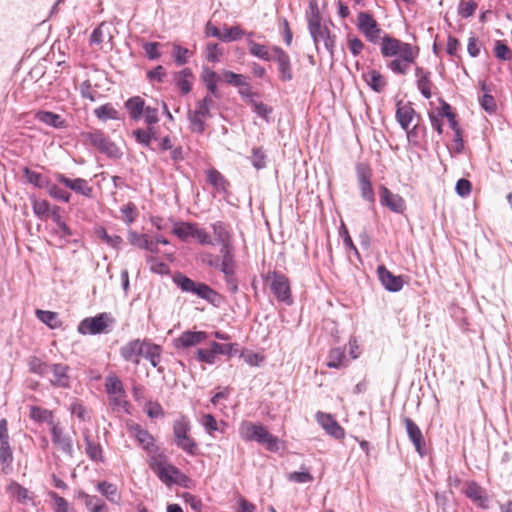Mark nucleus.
I'll list each match as a JSON object with an SVG mask.
<instances>
[{
  "instance_id": "1",
  "label": "nucleus",
  "mask_w": 512,
  "mask_h": 512,
  "mask_svg": "<svg viewBox=\"0 0 512 512\" xmlns=\"http://www.w3.org/2000/svg\"><path fill=\"white\" fill-rule=\"evenodd\" d=\"M240 435L245 441H256L265 445L269 451L275 452L279 449V440L270 434L261 424L244 421L240 426Z\"/></svg>"
},
{
  "instance_id": "2",
  "label": "nucleus",
  "mask_w": 512,
  "mask_h": 512,
  "mask_svg": "<svg viewBox=\"0 0 512 512\" xmlns=\"http://www.w3.org/2000/svg\"><path fill=\"white\" fill-rule=\"evenodd\" d=\"M80 136L85 144L91 145L110 158L118 159L122 156L120 148L100 129L81 132Z\"/></svg>"
},
{
  "instance_id": "3",
  "label": "nucleus",
  "mask_w": 512,
  "mask_h": 512,
  "mask_svg": "<svg viewBox=\"0 0 512 512\" xmlns=\"http://www.w3.org/2000/svg\"><path fill=\"white\" fill-rule=\"evenodd\" d=\"M174 283L183 292L195 294L210 303H214L218 297V293L207 284L196 282L181 273L174 276Z\"/></svg>"
},
{
  "instance_id": "4",
  "label": "nucleus",
  "mask_w": 512,
  "mask_h": 512,
  "mask_svg": "<svg viewBox=\"0 0 512 512\" xmlns=\"http://www.w3.org/2000/svg\"><path fill=\"white\" fill-rule=\"evenodd\" d=\"M190 422L185 416H181L173 423V434L176 445L189 455L198 454V445L189 435Z\"/></svg>"
},
{
  "instance_id": "5",
  "label": "nucleus",
  "mask_w": 512,
  "mask_h": 512,
  "mask_svg": "<svg viewBox=\"0 0 512 512\" xmlns=\"http://www.w3.org/2000/svg\"><path fill=\"white\" fill-rule=\"evenodd\" d=\"M114 318L110 313H100L95 317H88L83 319L78 325V332L83 335L101 334L106 331V328L114 323Z\"/></svg>"
},
{
  "instance_id": "6",
  "label": "nucleus",
  "mask_w": 512,
  "mask_h": 512,
  "mask_svg": "<svg viewBox=\"0 0 512 512\" xmlns=\"http://www.w3.org/2000/svg\"><path fill=\"white\" fill-rule=\"evenodd\" d=\"M358 30L371 43L376 44L381 38L382 29L374 17L368 12H360L357 15Z\"/></svg>"
},
{
  "instance_id": "7",
  "label": "nucleus",
  "mask_w": 512,
  "mask_h": 512,
  "mask_svg": "<svg viewBox=\"0 0 512 512\" xmlns=\"http://www.w3.org/2000/svg\"><path fill=\"white\" fill-rule=\"evenodd\" d=\"M150 468L158 476V478L167 486L177 482L178 476H183L180 470L172 464L152 458L149 462Z\"/></svg>"
},
{
  "instance_id": "8",
  "label": "nucleus",
  "mask_w": 512,
  "mask_h": 512,
  "mask_svg": "<svg viewBox=\"0 0 512 512\" xmlns=\"http://www.w3.org/2000/svg\"><path fill=\"white\" fill-rule=\"evenodd\" d=\"M419 50L417 47L409 43L402 42L401 40L384 35L381 38V54L383 57H395L412 51Z\"/></svg>"
},
{
  "instance_id": "9",
  "label": "nucleus",
  "mask_w": 512,
  "mask_h": 512,
  "mask_svg": "<svg viewBox=\"0 0 512 512\" xmlns=\"http://www.w3.org/2000/svg\"><path fill=\"white\" fill-rule=\"evenodd\" d=\"M356 175L362 198L369 203H374L375 195L371 184L372 170L370 166L364 162L357 163Z\"/></svg>"
},
{
  "instance_id": "10",
  "label": "nucleus",
  "mask_w": 512,
  "mask_h": 512,
  "mask_svg": "<svg viewBox=\"0 0 512 512\" xmlns=\"http://www.w3.org/2000/svg\"><path fill=\"white\" fill-rule=\"evenodd\" d=\"M52 443L58 450L63 452L69 457L74 456L73 438L70 434L66 433L63 428L58 424H52L50 428Z\"/></svg>"
},
{
  "instance_id": "11",
  "label": "nucleus",
  "mask_w": 512,
  "mask_h": 512,
  "mask_svg": "<svg viewBox=\"0 0 512 512\" xmlns=\"http://www.w3.org/2000/svg\"><path fill=\"white\" fill-rule=\"evenodd\" d=\"M271 291L278 301L291 305L292 295L290 289V282L287 277L282 274L274 273L270 285Z\"/></svg>"
},
{
  "instance_id": "12",
  "label": "nucleus",
  "mask_w": 512,
  "mask_h": 512,
  "mask_svg": "<svg viewBox=\"0 0 512 512\" xmlns=\"http://www.w3.org/2000/svg\"><path fill=\"white\" fill-rule=\"evenodd\" d=\"M70 367L63 363H53L49 369V382L52 386L60 388H70L71 378L69 375Z\"/></svg>"
},
{
  "instance_id": "13",
  "label": "nucleus",
  "mask_w": 512,
  "mask_h": 512,
  "mask_svg": "<svg viewBox=\"0 0 512 512\" xmlns=\"http://www.w3.org/2000/svg\"><path fill=\"white\" fill-rule=\"evenodd\" d=\"M309 33L314 41L315 47L318 50V44L322 40L326 50L331 56L334 54L336 36L331 34L329 28L325 25H319L309 30Z\"/></svg>"
},
{
  "instance_id": "14",
  "label": "nucleus",
  "mask_w": 512,
  "mask_h": 512,
  "mask_svg": "<svg viewBox=\"0 0 512 512\" xmlns=\"http://www.w3.org/2000/svg\"><path fill=\"white\" fill-rule=\"evenodd\" d=\"M272 51L278 64L280 79L284 82L291 81L293 79V72L289 55L279 46H273Z\"/></svg>"
},
{
  "instance_id": "15",
  "label": "nucleus",
  "mask_w": 512,
  "mask_h": 512,
  "mask_svg": "<svg viewBox=\"0 0 512 512\" xmlns=\"http://www.w3.org/2000/svg\"><path fill=\"white\" fill-rule=\"evenodd\" d=\"M55 178L59 183L78 194L88 198L92 195V187H90L88 181L83 178L70 179L62 173H56Z\"/></svg>"
},
{
  "instance_id": "16",
  "label": "nucleus",
  "mask_w": 512,
  "mask_h": 512,
  "mask_svg": "<svg viewBox=\"0 0 512 512\" xmlns=\"http://www.w3.org/2000/svg\"><path fill=\"white\" fill-rule=\"evenodd\" d=\"M380 202L395 213H403L406 209L404 199L400 195L392 193L385 186L380 187Z\"/></svg>"
},
{
  "instance_id": "17",
  "label": "nucleus",
  "mask_w": 512,
  "mask_h": 512,
  "mask_svg": "<svg viewBox=\"0 0 512 512\" xmlns=\"http://www.w3.org/2000/svg\"><path fill=\"white\" fill-rule=\"evenodd\" d=\"M128 432L138 441V443L148 452L155 450L154 437L137 423H127Z\"/></svg>"
},
{
  "instance_id": "18",
  "label": "nucleus",
  "mask_w": 512,
  "mask_h": 512,
  "mask_svg": "<svg viewBox=\"0 0 512 512\" xmlns=\"http://www.w3.org/2000/svg\"><path fill=\"white\" fill-rule=\"evenodd\" d=\"M207 339L204 331H184L179 337L173 340L176 349L194 347Z\"/></svg>"
},
{
  "instance_id": "19",
  "label": "nucleus",
  "mask_w": 512,
  "mask_h": 512,
  "mask_svg": "<svg viewBox=\"0 0 512 512\" xmlns=\"http://www.w3.org/2000/svg\"><path fill=\"white\" fill-rule=\"evenodd\" d=\"M464 493L471 501H473L480 508L487 509L489 507V497L485 489H483L475 481H468L466 483Z\"/></svg>"
},
{
  "instance_id": "20",
  "label": "nucleus",
  "mask_w": 512,
  "mask_h": 512,
  "mask_svg": "<svg viewBox=\"0 0 512 512\" xmlns=\"http://www.w3.org/2000/svg\"><path fill=\"white\" fill-rule=\"evenodd\" d=\"M145 345L146 341L140 339L132 340L121 347L120 355L125 361H130L138 365L140 363L139 357L142 356Z\"/></svg>"
},
{
  "instance_id": "21",
  "label": "nucleus",
  "mask_w": 512,
  "mask_h": 512,
  "mask_svg": "<svg viewBox=\"0 0 512 512\" xmlns=\"http://www.w3.org/2000/svg\"><path fill=\"white\" fill-rule=\"evenodd\" d=\"M378 278L382 285L391 292H398L403 287V279L401 276L392 274L384 265L377 268Z\"/></svg>"
},
{
  "instance_id": "22",
  "label": "nucleus",
  "mask_w": 512,
  "mask_h": 512,
  "mask_svg": "<svg viewBox=\"0 0 512 512\" xmlns=\"http://www.w3.org/2000/svg\"><path fill=\"white\" fill-rule=\"evenodd\" d=\"M418 51L419 50H416L398 56V58H395L392 61H390L387 67L395 74H407L410 64H413L418 56Z\"/></svg>"
},
{
  "instance_id": "23",
  "label": "nucleus",
  "mask_w": 512,
  "mask_h": 512,
  "mask_svg": "<svg viewBox=\"0 0 512 512\" xmlns=\"http://www.w3.org/2000/svg\"><path fill=\"white\" fill-rule=\"evenodd\" d=\"M416 116V111L411 103L398 101L396 104V119L403 130L409 132V128Z\"/></svg>"
},
{
  "instance_id": "24",
  "label": "nucleus",
  "mask_w": 512,
  "mask_h": 512,
  "mask_svg": "<svg viewBox=\"0 0 512 512\" xmlns=\"http://www.w3.org/2000/svg\"><path fill=\"white\" fill-rule=\"evenodd\" d=\"M406 428V432L408 434L409 439L415 446L416 451L422 455L423 449L425 447V440L422 434V431L418 427V425L409 417H405L403 420Z\"/></svg>"
},
{
  "instance_id": "25",
  "label": "nucleus",
  "mask_w": 512,
  "mask_h": 512,
  "mask_svg": "<svg viewBox=\"0 0 512 512\" xmlns=\"http://www.w3.org/2000/svg\"><path fill=\"white\" fill-rule=\"evenodd\" d=\"M7 492L11 497L17 500L22 505L28 506V505H35L34 502V495L32 492H30L27 488L20 485L18 482H11L7 488Z\"/></svg>"
},
{
  "instance_id": "26",
  "label": "nucleus",
  "mask_w": 512,
  "mask_h": 512,
  "mask_svg": "<svg viewBox=\"0 0 512 512\" xmlns=\"http://www.w3.org/2000/svg\"><path fill=\"white\" fill-rule=\"evenodd\" d=\"M318 422L326 430V432L336 439H343L345 436L344 429L337 423V421L330 415L325 413H318Z\"/></svg>"
},
{
  "instance_id": "27",
  "label": "nucleus",
  "mask_w": 512,
  "mask_h": 512,
  "mask_svg": "<svg viewBox=\"0 0 512 512\" xmlns=\"http://www.w3.org/2000/svg\"><path fill=\"white\" fill-rule=\"evenodd\" d=\"M128 241L131 245L137 246L138 248L147 250L151 253L157 254L159 252L156 243L147 234H139L135 231H129Z\"/></svg>"
},
{
  "instance_id": "28",
  "label": "nucleus",
  "mask_w": 512,
  "mask_h": 512,
  "mask_svg": "<svg viewBox=\"0 0 512 512\" xmlns=\"http://www.w3.org/2000/svg\"><path fill=\"white\" fill-rule=\"evenodd\" d=\"M431 73L422 67L417 66L415 68V77L417 78V87L420 90L422 96L426 99H430L432 96L431 86L432 81L430 79Z\"/></svg>"
},
{
  "instance_id": "29",
  "label": "nucleus",
  "mask_w": 512,
  "mask_h": 512,
  "mask_svg": "<svg viewBox=\"0 0 512 512\" xmlns=\"http://www.w3.org/2000/svg\"><path fill=\"white\" fill-rule=\"evenodd\" d=\"M35 118L54 128L62 129L67 127L66 121L59 115L51 111H38Z\"/></svg>"
},
{
  "instance_id": "30",
  "label": "nucleus",
  "mask_w": 512,
  "mask_h": 512,
  "mask_svg": "<svg viewBox=\"0 0 512 512\" xmlns=\"http://www.w3.org/2000/svg\"><path fill=\"white\" fill-rule=\"evenodd\" d=\"M363 77H364V80L366 81V83L368 84V86L374 92H377V93L383 92L387 85L382 74L375 69L369 70L367 73H365L363 75Z\"/></svg>"
},
{
  "instance_id": "31",
  "label": "nucleus",
  "mask_w": 512,
  "mask_h": 512,
  "mask_svg": "<svg viewBox=\"0 0 512 512\" xmlns=\"http://www.w3.org/2000/svg\"><path fill=\"white\" fill-rule=\"evenodd\" d=\"M84 441L86 443L85 453L87 456L94 462H102L103 461V450L99 443L94 442L88 431L83 433Z\"/></svg>"
},
{
  "instance_id": "32",
  "label": "nucleus",
  "mask_w": 512,
  "mask_h": 512,
  "mask_svg": "<svg viewBox=\"0 0 512 512\" xmlns=\"http://www.w3.org/2000/svg\"><path fill=\"white\" fill-rule=\"evenodd\" d=\"M125 107L128 110L131 119L137 121L142 117L146 106L144 100L141 97L135 96L129 98L125 102Z\"/></svg>"
},
{
  "instance_id": "33",
  "label": "nucleus",
  "mask_w": 512,
  "mask_h": 512,
  "mask_svg": "<svg viewBox=\"0 0 512 512\" xmlns=\"http://www.w3.org/2000/svg\"><path fill=\"white\" fill-rule=\"evenodd\" d=\"M215 241L220 244L224 242H230L232 240V233L227 223L223 221H216L211 224Z\"/></svg>"
},
{
  "instance_id": "34",
  "label": "nucleus",
  "mask_w": 512,
  "mask_h": 512,
  "mask_svg": "<svg viewBox=\"0 0 512 512\" xmlns=\"http://www.w3.org/2000/svg\"><path fill=\"white\" fill-rule=\"evenodd\" d=\"M193 79V73L191 69L184 68L176 74V85L180 89L182 94H188L192 89L191 80Z\"/></svg>"
},
{
  "instance_id": "35",
  "label": "nucleus",
  "mask_w": 512,
  "mask_h": 512,
  "mask_svg": "<svg viewBox=\"0 0 512 512\" xmlns=\"http://www.w3.org/2000/svg\"><path fill=\"white\" fill-rule=\"evenodd\" d=\"M29 417L35 422H39V423L46 422V423H49L51 426H52V424H55L53 422L52 411H50L46 408L39 407V406H30Z\"/></svg>"
},
{
  "instance_id": "36",
  "label": "nucleus",
  "mask_w": 512,
  "mask_h": 512,
  "mask_svg": "<svg viewBox=\"0 0 512 512\" xmlns=\"http://www.w3.org/2000/svg\"><path fill=\"white\" fill-rule=\"evenodd\" d=\"M207 181L212 185L218 192H226L229 185L228 181L224 176L216 169H209L207 171Z\"/></svg>"
},
{
  "instance_id": "37",
  "label": "nucleus",
  "mask_w": 512,
  "mask_h": 512,
  "mask_svg": "<svg viewBox=\"0 0 512 512\" xmlns=\"http://www.w3.org/2000/svg\"><path fill=\"white\" fill-rule=\"evenodd\" d=\"M208 117L204 115L197 114L196 110L188 111V120L190 124V130L194 133L202 134L206 129L205 120Z\"/></svg>"
},
{
  "instance_id": "38",
  "label": "nucleus",
  "mask_w": 512,
  "mask_h": 512,
  "mask_svg": "<svg viewBox=\"0 0 512 512\" xmlns=\"http://www.w3.org/2000/svg\"><path fill=\"white\" fill-rule=\"evenodd\" d=\"M37 318L49 326L51 329L59 328L62 325L61 320L56 312L45 311V310H36Z\"/></svg>"
},
{
  "instance_id": "39",
  "label": "nucleus",
  "mask_w": 512,
  "mask_h": 512,
  "mask_svg": "<svg viewBox=\"0 0 512 512\" xmlns=\"http://www.w3.org/2000/svg\"><path fill=\"white\" fill-rule=\"evenodd\" d=\"M327 366L330 368H341L346 366V355L342 348H333L328 355Z\"/></svg>"
},
{
  "instance_id": "40",
  "label": "nucleus",
  "mask_w": 512,
  "mask_h": 512,
  "mask_svg": "<svg viewBox=\"0 0 512 512\" xmlns=\"http://www.w3.org/2000/svg\"><path fill=\"white\" fill-rule=\"evenodd\" d=\"M196 223L178 222L174 225L172 233L180 240L186 241L189 237H193Z\"/></svg>"
},
{
  "instance_id": "41",
  "label": "nucleus",
  "mask_w": 512,
  "mask_h": 512,
  "mask_svg": "<svg viewBox=\"0 0 512 512\" xmlns=\"http://www.w3.org/2000/svg\"><path fill=\"white\" fill-rule=\"evenodd\" d=\"M142 356H144L153 367H157L161 359V347L156 344L146 342Z\"/></svg>"
},
{
  "instance_id": "42",
  "label": "nucleus",
  "mask_w": 512,
  "mask_h": 512,
  "mask_svg": "<svg viewBox=\"0 0 512 512\" xmlns=\"http://www.w3.org/2000/svg\"><path fill=\"white\" fill-rule=\"evenodd\" d=\"M248 47H249V53L252 56L257 57L264 61H270L272 59V56H271L267 46L256 43L251 39H248Z\"/></svg>"
},
{
  "instance_id": "43",
  "label": "nucleus",
  "mask_w": 512,
  "mask_h": 512,
  "mask_svg": "<svg viewBox=\"0 0 512 512\" xmlns=\"http://www.w3.org/2000/svg\"><path fill=\"white\" fill-rule=\"evenodd\" d=\"M82 497L85 500V506L88 512H106L107 506L101 498L86 493H82Z\"/></svg>"
},
{
  "instance_id": "44",
  "label": "nucleus",
  "mask_w": 512,
  "mask_h": 512,
  "mask_svg": "<svg viewBox=\"0 0 512 512\" xmlns=\"http://www.w3.org/2000/svg\"><path fill=\"white\" fill-rule=\"evenodd\" d=\"M23 173L26 180L38 188H47L50 184L49 181L41 173L33 171L28 167L23 169Z\"/></svg>"
},
{
  "instance_id": "45",
  "label": "nucleus",
  "mask_w": 512,
  "mask_h": 512,
  "mask_svg": "<svg viewBox=\"0 0 512 512\" xmlns=\"http://www.w3.org/2000/svg\"><path fill=\"white\" fill-rule=\"evenodd\" d=\"M95 116L105 122L109 119H118V111L114 108L111 103H106L94 110Z\"/></svg>"
},
{
  "instance_id": "46",
  "label": "nucleus",
  "mask_w": 512,
  "mask_h": 512,
  "mask_svg": "<svg viewBox=\"0 0 512 512\" xmlns=\"http://www.w3.org/2000/svg\"><path fill=\"white\" fill-rule=\"evenodd\" d=\"M105 389L109 396L125 392L122 381L115 374H110L106 377Z\"/></svg>"
},
{
  "instance_id": "47",
  "label": "nucleus",
  "mask_w": 512,
  "mask_h": 512,
  "mask_svg": "<svg viewBox=\"0 0 512 512\" xmlns=\"http://www.w3.org/2000/svg\"><path fill=\"white\" fill-rule=\"evenodd\" d=\"M217 78H218V76L213 70H211L209 68H204L203 74H202V80L205 83L209 92L218 98L219 95H218L217 85H216Z\"/></svg>"
},
{
  "instance_id": "48",
  "label": "nucleus",
  "mask_w": 512,
  "mask_h": 512,
  "mask_svg": "<svg viewBox=\"0 0 512 512\" xmlns=\"http://www.w3.org/2000/svg\"><path fill=\"white\" fill-rule=\"evenodd\" d=\"M97 488L109 501L116 503L119 500L116 485L102 481L98 483Z\"/></svg>"
},
{
  "instance_id": "49",
  "label": "nucleus",
  "mask_w": 512,
  "mask_h": 512,
  "mask_svg": "<svg viewBox=\"0 0 512 512\" xmlns=\"http://www.w3.org/2000/svg\"><path fill=\"white\" fill-rule=\"evenodd\" d=\"M48 496L53 501L54 512H75L69 505L68 501L56 492L50 491Z\"/></svg>"
},
{
  "instance_id": "50",
  "label": "nucleus",
  "mask_w": 512,
  "mask_h": 512,
  "mask_svg": "<svg viewBox=\"0 0 512 512\" xmlns=\"http://www.w3.org/2000/svg\"><path fill=\"white\" fill-rule=\"evenodd\" d=\"M51 205L47 200L32 199V209L34 214L39 218H47L50 216Z\"/></svg>"
},
{
  "instance_id": "51",
  "label": "nucleus",
  "mask_w": 512,
  "mask_h": 512,
  "mask_svg": "<svg viewBox=\"0 0 512 512\" xmlns=\"http://www.w3.org/2000/svg\"><path fill=\"white\" fill-rule=\"evenodd\" d=\"M251 163L256 170H261L266 167L267 155L263 147H256L252 149V155L250 157Z\"/></svg>"
},
{
  "instance_id": "52",
  "label": "nucleus",
  "mask_w": 512,
  "mask_h": 512,
  "mask_svg": "<svg viewBox=\"0 0 512 512\" xmlns=\"http://www.w3.org/2000/svg\"><path fill=\"white\" fill-rule=\"evenodd\" d=\"M224 81L235 87L247 86V81L244 75L237 74L229 70H225L222 73Z\"/></svg>"
},
{
  "instance_id": "53",
  "label": "nucleus",
  "mask_w": 512,
  "mask_h": 512,
  "mask_svg": "<svg viewBox=\"0 0 512 512\" xmlns=\"http://www.w3.org/2000/svg\"><path fill=\"white\" fill-rule=\"evenodd\" d=\"M308 30L321 25V16L317 3L310 2L309 11L307 12Z\"/></svg>"
},
{
  "instance_id": "54",
  "label": "nucleus",
  "mask_w": 512,
  "mask_h": 512,
  "mask_svg": "<svg viewBox=\"0 0 512 512\" xmlns=\"http://www.w3.org/2000/svg\"><path fill=\"white\" fill-rule=\"evenodd\" d=\"M50 366L51 364L42 362L40 359L36 357H34L29 363L30 371L35 374H38L41 377L49 376Z\"/></svg>"
},
{
  "instance_id": "55",
  "label": "nucleus",
  "mask_w": 512,
  "mask_h": 512,
  "mask_svg": "<svg viewBox=\"0 0 512 512\" xmlns=\"http://www.w3.org/2000/svg\"><path fill=\"white\" fill-rule=\"evenodd\" d=\"M244 34L245 31L242 30L239 26H232L230 28L224 29L220 40L224 42L236 41L240 39Z\"/></svg>"
},
{
  "instance_id": "56",
  "label": "nucleus",
  "mask_w": 512,
  "mask_h": 512,
  "mask_svg": "<svg viewBox=\"0 0 512 512\" xmlns=\"http://www.w3.org/2000/svg\"><path fill=\"white\" fill-rule=\"evenodd\" d=\"M214 105V100L210 95L205 96L202 100L197 102L196 111L197 114L204 115L205 117H211V108Z\"/></svg>"
},
{
  "instance_id": "57",
  "label": "nucleus",
  "mask_w": 512,
  "mask_h": 512,
  "mask_svg": "<svg viewBox=\"0 0 512 512\" xmlns=\"http://www.w3.org/2000/svg\"><path fill=\"white\" fill-rule=\"evenodd\" d=\"M47 190H48V194L56 200H60L65 203H68L70 201L71 194L68 193L67 191L61 189L60 187H58L55 184H49V186L47 187Z\"/></svg>"
},
{
  "instance_id": "58",
  "label": "nucleus",
  "mask_w": 512,
  "mask_h": 512,
  "mask_svg": "<svg viewBox=\"0 0 512 512\" xmlns=\"http://www.w3.org/2000/svg\"><path fill=\"white\" fill-rule=\"evenodd\" d=\"M476 9H477L476 2H474L472 0H469V1L461 0L459 7H458V12L462 17L468 18V17H471L475 13Z\"/></svg>"
},
{
  "instance_id": "59",
  "label": "nucleus",
  "mask_w": 512,
  "mask_h": 512,
  "mask_svg": "<svg viewBox=\"0 0 512 512\" xmlns=\"http://www.w3.org/2000/svg\"><path fill=\"white\" fill-rule=\"evenodd\" d=\"M193 238H195L201 245L214 244L210 234L204 228H200L197 224L195 225Z\"/></svg>"
},
{
  "instance_id": "60",
  "label": "nucleus",
  "mask_w": 512,
  "mask_h": 512,
  "mask_svg": "<svg viewBox=\"0 0 512 512\" xmlns=\"http://www.w3.org/2000/svg\"><path fill=\"white\" fill-rule=\"evenodd\" d=\"M201 424L204 427L205 431L212 435L215 431H219V425L216 421L215 417L211 414H205L202 417Z\"/></svg>"
},
{
  "instance_id": "61",
  "label": "nucleus",
  "mask_w": 512,
  "mask_h": 512,
  "mask_svg": "<svg viewBox=\"0 0 512 512\" xmlns=\"http://www.w3.org/2000/svg\"><path fill=\"white\" fill-rule=\"evenodd\" d=\"M287 479L295 483H308L313 481V476L308 470L300 472H291L287 475Z\"/></svg>"
},
{
  "instance_id": "62",
  "label": "nucleus",
  "mask_w": 512,
  "mask_h": 512,
  "mask_svg": "<svg viewBox=\"0 0 512 512\" xmlns=\"http://www.w3.org/2000/svg\"><path fill=\"white\" fill-rule=\"evenodd\" d=\"M494 53L500 60H509L512 56L511 50L500 40L495 42Z\"/></svg>"
},
{
  "instance_id": "63",
  "label": "nucleus",
  "mask_w": 512,
  "mask_h": 512,
  "mask_svg": "<svg viewBox=\"0 0 512 512\" xmlns=\"http://www.w3.org/2000/svg\"><path fill=\"white\" fill-rule=\"evenodd\" d=\"M12 461L13 453L9 442L0 443V462L8 466Z\"/></svg>"
},
{
  "instance_id": "64",
  "label": "nucleus",
  "mask_w": 512,
  "mask_h": 512,
  "mask_svg": "<svg viewBox=\"0 0 512 512\" xmlns=\"http://www.w3.org/2000/svg\"><path fill=\"white\" fill-rule=\"evenodd\" d=\"M249 102L253 106L254 112L257 115H259L260 117H262V118H264L266 120L268 119V116L272 112V108L271 107H269L268 105H266L263 102H257L255 100H253L252 98L250 99Z\"/></svg>"
}]
</instances>
